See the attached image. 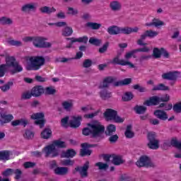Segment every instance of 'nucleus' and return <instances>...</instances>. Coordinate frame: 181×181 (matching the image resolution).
I'll return each mask as SVG.
<instances>
[{"mask_svg":"<svg viewBox=\"0 0 181 181\" xmlns=\"http://www.w3.org/2000/svg\"><path fill=\"white\" fill-rule=\"evenodd\" d=\"M86 125L88 127L82 129V134L85 136H90L94 142H101L103 139H105V135L106 136H111L117 131V127L112 124H109L105 131V127L101 124L98 120H92Z\"/></svg>","mask_w":181,"mask_h":181,"instance_id":"1","label":"nucleus"},{"mask_svg":"<svg viewBox=\"0 0 181 181\" xmlns=\"http://www.w3.org/2000/svg\"><path fill=\"white\" fill-rule=\"evenodd\" d=\"M1 57H6V64L1 65V77H4L6 73H9L11 76H15V74L23 71V66L16 61L15 57L9 56L6 51L1 54Z\"/></svg>","mask_w":181,"mask_h":181,"instance_id":"2","label":"nucleus"},{"mask_svg":"<svg viewBox=\"0 0 181 181\" xmlns=\"http://www.w3.org/2000/svg\"><path fill=\"white\" fill-rule=\"evenodd\" d=\"M57 148L64 149L66 148V142L60 140H55L52 144L46 146L43 149L42 152L45 153V158H57L59 156V150Z\"/></svg>","mask_w":181,"mask_h":181,"instance_id":"3","label":"nucleus"},{"mask_svg":"<svg viewBox=\"0 0 181 181\" xmlns=\"http://www.w3.org/2000/svg\"><path fill=\"white\" fill-rule=\"evenodd\" d=\"M117 81V78H114L113 76H107L103 79V84L99 86V88H108L110 84H113L115 87L129 86V84L132 83V78H127L122 81Z\"/></svg>","mask_w":181,"mask_h":181,"instance_id":"4","label":"nucleus"},{"mask_svg":"<svg viewBox=\"0 0 181 181\" xmlns=\"http://www.w3.org/2000/svg\"><path fill=\"white\" fill-rule=\"evenodd\" d=\"M30 63L26 66L28 71L39 70L42 66H45L46 59L43 56L31 57L30 58Z\"/></svg>","mask_w":181,"mask_h":181,"instance_id":"5","label":"nucleus"},{"mask_svg":"<svg viewBox=\"0 0 181 181\" xmlns=\"http://www.w3.org/2000/svg\"><path fill=\"white\" fill-rule=\"evenodd\" d=\"M106 121H114L117 124H122L125 119L118 116V112L112 108L106 109L105 112L103 113Z\"/></svg>","mask_w":181,"mask_h":181,"instance_id":"6","label":"nucleus"},{"mask_svg":"<svg viewBox=\"0 0 181 181\" xmlns=\"http://www.w3.org/2000/svg\"><path fill=\"white\" fill-rule=\"evenodd\" d=\"M170 100V96L166 94L165 97L151 96L144 103V105L147 107H153L155 105H159L160 103H169Z\"/></svg>","mask_w":181,"mask_h":181,"instance_id":"7","label":"nucleus"},{"mask_svg":"<svg viewBox=\"0 0 181 181\" xmlns=\"http://www.w3.org/2000/svg\"><path fill=\"white\" fill-rule=\"evenodd\" d=\"M88 169H90V161L87 160L83 165V166H76L73 170V175H76V173H79L81 177L84 179L86 177H88Z\"/></svg>","mask_w":181,"mask_h":181,"instance_id":"8","label":"nucleus"},{"mask_svg":"<svg viewBox=\"0 0 181 181\" xmlns=\"http://www.w3.org/2000/svg\"><path fill=\"white\" fill-rule=\"evenodd\" d=\"M46 40H47V38L45 37H34L33 45L37 49H49L52 47V43L46 42Z\"/></svg>","mask_w":181,"mask_h":181,"instance_id":"9","label":"nucleus"},{"mask_svg":"<svg viewBox=\"0 0 181 181\" xmlns=\"http://www.w3.org/2000/svg\"><path fill=\"white\" fill-rule=\"evenodd\" d=\"M147 139L148 143L147 146L149 149H159V140L156 139V133L155 132H150L147 134Z\"/></svg>","mask_w":181,"mask_h":181,"instance_id":"10","label":"nucleus"},{"mask_svg":"<svg viewBox=\"0 0 181 181\" xmlns=\"http://www.w3.org/2000/svg\"><path fill=\"white\" fill-rule=\"evenodd\" d=\"M31 119H34V124L38 125L40 129L45 127V124H46V119H45V113L43 112H37L33 113L30 116Z\"/></svg>","mask_w":181,"mask_h":181,"instance_id":"11","label":"nucleus"},{"mask_svg":"<svg viewBox=\"0 0 181 181\" xmlns=\"http://www.w3.org/2000/svg\"><path fill=\"white\" fill-rule=\"evenodd\" d=\"M110 63L111 64H118L119 66H129L130 69H135V65L131 62L126 61L124 59H119V54L113 58Z\"/></svg>","mask_w":181,"mask_h":181,"instance_id":"12","label":"nucleus"},{"mask_svg":"<svg viewBox=\"0 0 181 181\" xmlns=\"http://www.w3.org/2000/svg\"><path fill=\"white\" fill-rule=\"evenodd\" d=\"M179 74V71H169L161 75V77L163 80H169L170 81H176L177 80V77Z\"/></svg>","mask_w":181,"mask_h":181,"instance_id":"13","label":"nucleus"},{"mask_svg":"<svg viewBox=\"0 0 181 181\" xmlns=\"http://www.w3.org/2000/svg\"><path fill=\"white\" fill-rule=\"evenodd\" d=\"M81 121H83V117L81 115L73 116L72 120H70L69 125L71 128H78L81 125Z\"/></svg>","mask_w":181,"mask_h":181,"instance_id":"14","label":"nucleus"},{"mask_svg":"<svg viewBox=\"0 0 181 181\" xmlns=\"http://www.w3.org/2000/svg\"><path fill=\"white\" fill-rule=\"evenodd\" d=\"M31 93H33V97L37 98V97H41L45 94V88L43 86H35L31 89Z\"/></svg>","mask_w":181,"mask_h":181,"instance_id":"15","label":"nucleus"},{"mask_svg":"<svg viewBox=\"0 0 181 181\" xmlns=\"http://www.w3.org/2000/svg\"><path fill=\"white\" fill-rule=\"evenodd\" d=\"M138 30H139V28L138 27H120L119 35H131V33H137Z\"/></svg>","mask_w":181,"mask_h":181,"instance_id":"16","label":"nucleus"},{"mask_svg":"<svg viewBox=\"0 0 181 181\" xmlns=\"http://www.w3.org/2000/svg\"><path fill=\"white\" fill-rule=\"evenodd\" d=\"M69 168L68 167H57L54 169V175L57 176H67L69 175Z\"/></svg>","mask_w":181,"mask_h":181,"instance_id":"17","label":"nucleus"},{"mask_svg":"<svg viewBox=\"0 0 181 181\" xmlns=\"http://www.w3.org/2000/svg\"><path fill=\"white\" fill-rule=\"evenodd\" d=\"M77 155L76 150L73 148H69L66 151H62L61 158H66V159H73L74 156Z\"/></svg>","mask_w":181,"mask_h":181,"instance_id":"18","label":"nucleus"},{"mask_svg":"<svg viewBox=\"0 0 181 181\" xmlns=\"http://www.w3.org/2000/svg\"><path fill=\"white\" fill-rule=\"evenodd\" d=\"M154 115L158 118V119H160L161 121H166V119H168L169 117L168 116V113L165 112V110H156L154 111Z\"/></svg>","mask_w":181,"mask_h":181,"instance_id":"19","label":"nucleus"},{"mask_svg":"<svg viewBox=\"0 0 181 181\" xmlns=\"http://www.w3.org/2000/svg\"><path fill=\"white\" fill-rule=\"evenodd\" d=\"M112 163L115 166H119L122 163H125V160L122 159V156L120 155L112 154Z\"/></svg>","mask_w":181,"mask_h":181,"instance_id":"20","label":"nucleus"},{"mask_svg":"<svg viewBox=\"0 0 181 181\" xmlns=\"http://www.w3.org/2000/svg\"><path fill=\"white\" fill-rule=\"evenodd\" d=\"M149 157L148 156H141L139 159L136 162V166L138 168H144L146 166L149 160Z\"/></svg>","mask_w":181,"mask_h":181,"instance_id":"21","label":"nucleus"},{"mask_svg":"<svg viewBox=\"0 0 181 181\" xmlns=\"http://www.w3.org/2000/svg\"><path fill=\"white\" fill-rule=\"evenodd\" d=\"M1 124L4 125V124H9L12 120H13V115L12 114L6 115L5 113L1 114Z\"/></svg>","mask_w":181,"mask_h":181,"instance_id":"22","label":"nucleus"},{"mask_svg":"<svg viewBox=\"0 0 181 181\" xmlns=\"http://www.w3.org/2000/svg\"><path fill=\"white\" fill-rule=\"evenodd\" d=\"M29 124V121L26 119L21 118L20 119H16L11 122L12 127H18V125H21L24 127V128Z\"/></svg>","mask_w":181,"mask_h":181,"instance_id":"23","label":"nucleus"},{"mask_svg":"<svg viewBox=\"0 0 181 181\" xmlns=\"http://www.w3.org/2000/svg\"><path fill=\"white\" fill-rule=\"evenodd\" d=\"M22 12H30L36 11V4L35 3H30L25 4L21 8Z\"/></svg>","mask_w":181,"mask_h":181,"instance_id":"24","label":"nucleus"},{"mask_svg":"<svg viewBox=\"0 0 181 181\" xmlns=\"http://www.w3.org/2000/svg\"><path fill=\"white\" fill-rule=\"evenodd\" d=\"M170 88L169 86H166L163 83H159L157 86H153L151 89L152 91H169Z\"/></svg>","mask_w":181,"mask_h":181,"instance_id":"25","label":"nucleus"},{"mask_svg":"<svg viewBox=\"0 0 181 181\" xmlns=\"http://www.w3.org/2000/svg\"><path fill=\"white\" fill-rule=\"evenodd\" d=\"M120 27L112 25L107 28V33L111 35H119Z\"/></svg>","mask_w":181,"mask_h":181,"instance_id":"26","label":"nucleus"},{"mask_svg":"<svg viewBox=\"0 0 181 181\" xmlns=\"http://www.w3.org/2000/svg\"><path fill=\"white\" fill-rule=\"evenodd\" d=\"M124 135L126 138H128L129 139H131V138H134V136H135V133L132 132V125H127L126 131L124 132Z\"/></svg>","mask_w":181,"mask_h":181,"instance_id":"27","label":"nucleus"},{"mask_svg":"<svg viewBox=\"0 0 181 181\" xmlns=\"http://www.w3.org/2000/svg\"><path fill=\"white\" fill-rule=\"evenodd\" d=\"M134 110L136 112V114H139V115H144L145 114V112H146V110H148V108L144 105H136L134 107Z\"/></svg>","mask_w":181,"mask_h":181,"instance_id":"28","label":"nucleus"},{"mask_svg":"<svg viewBox=\"0 0 181 181\" xmlns=\"http://www.w3.org/2000/svg\"><path fill=\"white\" fill-rule=\"evenodd\" d=\"M85 26L86 28H90L93 30H98L101 28V23H94V22H88L86 23Z\"/></svg>","mask_w":181,"mask_h":181,"instance_id":"29","label":"nucleus"},{"mask_svg":"<svg viewBox=\"0 0 181 181\" xmlns=\"http://www.w3.org/2000/svg\"><path fill=\"white\" fill-rule=\"evenodd\" d=\"M9 159H11V151L8 150L1 151V160H3V162H6V160H9Z\"/></svg>","mask_w":181,"mask_h":181,"instance_id":"30","label":"nucleus"},{"mask_svg":"<svg viewBox=\"0 0 181 181\" xmlns=\"http://www.w3.org/2000/svg\"><path fill=\"white\" fill-rule=\"evenodd\" d=\"M52 136V129L50 128H45L41 132V138L42 139H49Z\"/></svg>","mask_w":181,"mask_h":181,"instance_id":"31","label":"nucleus"},{"mask_svg":"<svg viewBox=\"0 0 181 181\" xmlns=\"http://www.w3.org/2000/svg\"><path fill=\"white\" fill-rule=\"evenodd\" d=\"M62 36L64 37H69V36H71L73 35V28L70 26H66L62 30Z\"/></svg>","mask_w":181,"mask_h":181,"instance_id":"32","label":"nucleus"},{"mask_svg":"<svg viewBox=\"0 0 181 181\" xmlns=\"http://www.w3.org/2000/svg\"><path fill=\"white\" fill-rule=\"evenodd\" d=\"M152 57L153 59H160V57H162V48L154 47Z\"/></svg>","mask_w":181,"mask_h":181,"instance_id":"33","label":"nucleus"},{"mask_svg":"<svg viewBox=\"0 0 181 181\" xmlns=\"http://www.w3.org/2000/svg\"><path fill=\"white\" fill-rule=\"evenodd\" d=\"M13 21H12V19L6 16H3L1 18V25L11 26V25H13Z\"/></svg>","mask_w":181,"mask_h":181,"instance_id":"34","label":"nucleus"},{"mask_svg":"<svg viewBox=\"0 0 181 181\" xmlns=\"http://www.w3.org/2000/svg\"><path fill=\"white\" fill-rule=\"evenodd\" d=\"M40 12L42 13H47V15H50V13H53V12H56V8L54 7H49V6H44L40 8Z\"/></svg>","mask_w":181,"mask_h":181,"instance_id":"35","label":"nucleus"},{"mask_svg":"<svg viewBox=\"0 0 181 181\" xmlns=\"http://www.w3.org/2000/svg\"><path fill=\"white\" fill-rule=\"evenodd\" d=\"M100 95L102 100H108V98H111L112 93L107 89H103L100 92Z\"/></svg>","mask_w":181,"mask_h":181,"instance_id":"36","label":"nucleus"},{"mask_svg":"<svg viewBox=\"0 0 181 181\" xmlns=\"http://www.w3.org/2000/svg\"><path fill=\"white\" fill-rule=\"evenodd\" d=\"M91 153H93V150L88 149L87 148H82L80 150L79 155L81 158H84V156H90Z\"/></svg>","mask_w":181,"mask_h":181,"instance_id":"37","label":"nucleus"},{"mask_svg":"<svg viewBox=\"0 0 181 181\" xmlns=\"http://www.w3.org/2000/svg\"><path fill=\"white\" fill-rule=\"evenodd\" d=\"M57 90L53 86H49L45 88L44 94L45 95H54L56 94Z\"/></svg>","mask_w":181,"mask_h":181,"instance_id":"38","label":"nucleus"},{"mask_svg":"<svg viewBox=\"0 0 181 181\" xmlns=\"http://www.w3.org/2000/svg\"><path fill=\"white\" fill-rule=\"evenodd\" d=\"M134 98V93L132 92H126L123 96H122V101L128 102L131 101Z\"/></svg>","mask_w":181,"mask_h":181,"instance_id":"39","label":"nucleus"},{"mask_svg":"<svg viewBox=\"0 0 181 181\" xmlns=\"http://www.w3.org/2000/svg\"><path fill=\"white\" fill-rule=\"evenodd\" d=\"M61 163H62V166L66 168V166H74L75 161H74V160L68 158V159L62 160L61 161Z\"/></svg>","mask_w":181,"mask_h":181,"instance_id":"40","label":"nucleus"},{"mask_svg":"<svg viewBox=\"0 0 181 181\" xmlns=\"http://www.w3.org/2000/svg\"><path fill=\"white\" fill-rule=\"evenodd\" d=\"M146 37H148V34H146V31L144 34L141 35L140 39L137 40V45H139V46H146L148 44L144 42V40H145Z\"/></svg>","mask_w":181,"mask_h":181,"instance_id":"41","label":"nucleus"},{"mask_svg":"<svg viewBox=\"0 0 181 181\" xmlns=\"http://www.w3.org/2000/svg\"><path fill=\"white\" fill-rule=\"evenodd\" d=\"M23 136L25 139H28V140L33 139L35 136V133L29 129H25Z\"/></svg>","mask_w":181,"mask_h":181,"instance_id":"42","label":"nucleus"},{"mask_svg":"<svg viewBox=\"0 0 181 181\" xmlns=\"http://www.w3.org/2000/svg\"><path fill=\"white\" fill-rule=\"evenodd\" d=\"M95 166H98L99 170H107L110 165L107 163L98 162L96 163Z\"/></svg>","mask_w":181,"mask_h":181,"instance_id":"43","label":"nucleus"},{"mask_svg":"<svg viewBox=\"0 0 181 181\" xmlns=\"http://www.w3.org/2000/svg\"><path fill=\"white\" fill-rule=\"evenodd\" d=\"M110 8L112 11H119L121 9V4L117 1H112L110 3Z\"/></svg>","mask_w":181,"mask_h":181,"instance_id":"44","label":"nucleus"},{"mask_svg":"<svg viewBox=\"0 0 181 181\" xmlns=\"http://www.w3.org/2000/svg\"><path fill=\"white\" fill-rule=\"evenodd\" d=\"M62 107L65 111H71V108H73V103L64 101L62 103Z\"/></svg>","mask_w":181,"mask_h":181,"instance_id":"45","label":"nucleus"},{"mask_svg":"<svg viewBox=\"0 0 181 181\" xmlns=\"http://www.w3.org/2000/svg\"><path fill=\"white\" fill-rule=\"evenodd\" d=\"M134 90H137L139 93H148V89L145 87L141 86L139 84H136L132 86Z\"/></svg>","mask_w":181,"mask_h":181,"instance_id":"46","label":"nucleus"},{"mask_svg":"<svg viewBox=\"0 0 181 181\" xmlns=\"http://www.w3.org/2000/svg\"><path fill=\"white\" fill-rule=\"evenodd\" d=\"M33 97V94L32 93V90L30 91H26L23 93L21 95V100H30Z\"/></svg>","mask_w":181,"mask_h":181,"instance_id":"47","label":"nucleus"},{"mask_svg":"<svg viewBox=\"0 0 181 181\" xmlns=\"http://www.w3.org/2000/svg\"><path fill=\"white\" fill-rule=\"evenodd\" d=\"M109 136L108 141L110 144H117V142H118V139H119L118 134H112Z\"/></svg>","mask_w":181,"mask_h":181,"instance_id":"48","label":"nucleus"},{"mask_svg":"<svg viewBox=\"0 0 181 181\" xmlns=\"http://www.w3.org/2000/svg\"><path fill=\"white\" fill-rule=\"evenodd\" d=\"M7 43H8L10 46H16V47H21L23 46V44L21 41L15 40H8Z\"/></svg>","mask_w":181,"mask_h":181,"instance_id":"49","label":"nucleus"},{"mask_svg":"<svg viewBox=\"0 0 181 181\" xmlns=\"http://www.w3.org/2000/svg\"><path fill=\"white\" fill-rule=\"evenodd\" d=\"M173 110L175 114H180L181 112V102H178L173 106Z\"/></svg>","mask_w":181,"mask_h":181,"instance_id":"50","label":"nucleus"},{"mask_svg":"<svg viewBox=\"0 0 181 181\" xmlns=\"http://www.w3.org/2000/svg\"><path fill=\"white\" fill-rule=\"evenodd\" d=\"M89 43L93 45V46H100L101 45V40H98L95 37H90L89 39Z\"/></svg>","mask_w":181,"mask_h":181,"instance_id":"51","label":"nucleus"},{"mask_svg":"<svg viewBox=\"0 0 181 181\" xmlns=\"http://www.w3.org/2000/svg\"><path fill=\"white\" fill-rule=\"evenodd\" d=\"M13 86V81H8L5 84L4 86L1 87V90H3L4 93L8 91V90L11 89V87Z\"/></svg>","mask_w":181,"mask_h":181,"instance_id":"52","label":"nucleus"},{"mask_svg":"<svg viewBox=\"0 0 181 181\" xmlns=\"http://www.w3.org/2000/svg\"><path fill=\"white\" fill-rule=\"evenodd\" d=\"M93 66V60L90 59H84L83 62V67L84 69H88L89 67H91Z\"/></svg>","mask_w":181,"mask_h":181,"instance_id":"53","label":"nucleus"},{"mask_svg":"<svg viewBox=\"0 0 181 181\" xmlns=\"http://www.w3.org/2000/svg\"><path fill=\"white\" fill-rule=\"evenodd\" d=\"M13 173L16 175L15 176L16 180H19V179L22 177V170H21V169L19 168H17L16 170L13 169Z\"/></svg>","mask_w":181,"mask_h":181,"instance_id":"54","label":"nucleus"},{"mask_svg":"<svg viewBox=\"0 0 181 181\" xmlns=\"http://www.w3.org/2000/svg\"><path fill=\"white\" fill-rule=\"evenodd\" d=\"M110 46V42H106L103 47H101L100 48H99V53H105V52H107V50H108V47Z\"/></svg>","mask_w":181,"mask_h":181,"instance_id":"55","label":"nucleus"},{"mask_svg":"<svg viewBox=\"0 0 181 181\" xmlns=\"http://www.w3.org/2000/svg\"><path fill=\"white\" fill-rule=\"evenodd\" d=\"M69 119H70L69 116H66L61 119V124L62 127L64 128H67L69 127Z\"/></svg>","mask_w":181,"mask_h":181,"instance_id":"56","label":"nucleus"},{"mask_svg":"<svg viewBox=\"0 0 181 181\" xmlns=\"http://www.w3.org/2000/svg\"><path fill=\"white\" fill-rule=\"evenodd\" d=\"M153 22H154V26L156 28H159V26H163L165 25V22H163L158 18H153Z\"/></svg>","mask_w":181,"mask_h":181,"instance_id":"57","label":"nucleus"},{"mask_svg":"<svg viewBox=\"0 0 181 181\" xmlns=\"http://www.w3.org/2000/svg\"><path fill=\"white\" fill-rule=\"evenodd\" d=\"M76 40L78 43H84L86 45L88 42V37L87 36L80 37L78 38H76Z\"/></svg>","mask_w":181,"mask_h":181,"instance_id":"58","label":"nucleus"},{"mask_svg":"<svg viewBox=\"0 0 181 181\" xmlns=\"http://www.w3.org/2000/svg\"><path fill=\"white\" fill-rule=\"evenodd\" d=\"M68 15H72L73 16L78 14V10L74 9L73 7H68Z\"/></svg>","mask_w":181,"mask_h":181,"instance_id":"59","label":"nucleus"},{"mask_svg":"<svg viewBox=\"0 0 181 181\" xmlns=\"http://www.w3.org/2000/svg\"><path fill=\"white\" fill-rule=\"evenodd\" d=\"M98 146V144H90L88 143H83L81 144V148H97Z\"/></svg>","mask_w":181,"mask_h":181,"instance_id":"60","label":"nucleus"},{"mask_svg":"<svg viewBox=\"0 0 181 181\" xmlns=\"http://www.w3.org/2000/svg\"><path fill=\"white\" fill-rule=\"evenodd\" d=\"M23 166L25 169H30V168H35V166H36V163L27 161L24 163Z\"/></svg>","mask_w":181,"mask_h":181,"instance_id":"61","label":"nucleus"},{"mask_svg":"<svg viewBox=\"0 0 181 181\" xmlns=\"http://www.w3.org/2000/svg\"><path fill=\"white\" fill-rule=\"evenodd\" d=\"M66 40H71L69 45H66V49H71V47H73V43H76V42H77L76 40V37H66Z\"/></svg>","mask_w":181,"mask_h":181,"instance_id":"62","label":"nucleus"},{"mask_svg":"<svg viewBox=\"0 0 181 181\" xmlns=\"http://www.w3.org/2000/svg\"><path fill=\"white\" fill-rule=\"evenodd\" d=\"M3 176L5 177H8V176H11V175H13V169L7 168L5 171L2 173Z\"/></svg>","mask_w":181,"mask_h":181,"instance_id":"63","label":"nucleus"},{"mask_svg":"<svg viewBox=\"0 0 181 181\" xmlns=\"http://www.w3.org/2000/svg\"><path fill=\"white\" fill-rule=\"evenodd\" d=\"M146 33L147 34L148 37H155L156 36H158V32L151 30H146Z\"/></svg>","mask_w":181,"mask_h":181,"instance_id":"64","label":"nucleus"}]
</instances>
